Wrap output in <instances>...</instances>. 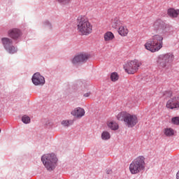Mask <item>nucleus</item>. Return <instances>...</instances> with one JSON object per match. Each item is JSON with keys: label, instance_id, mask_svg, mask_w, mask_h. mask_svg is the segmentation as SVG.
Listing matches in <instances>:
<instances>
[{"label": "nucleus", "instance_id": "6e6552de", "mask_svg": "<svg viewBox=\"0 0 179 179\" xmlns=\"http://www.w3.org/2000/svg\"><path fill=\"white\" fill-rule=\"evenodd\" d=\"M41 162L45 166V169L49 171H52L55 167H57V162H58V158L57 157H42Z\"/></svg>", "mask_w": 179, "mask_h": 179}, {"label": "nucleus", "instance_id": "0eeeda50", "mask_svg": "<svg viewBox=\"0 0 179 179\" xmlns=\"http://www.w3.org/2000/svg\"><path fill=\"white\" fill-rule=\"evenodd\" d=\"M166 107L169 110H179V95L171 94L166 101Z\"/></svg>", "mask_w": 179, "mask_h": 179}, {"label": "nucleus", "instance_id": "1a4fd4ad", "mask_svg": "<svg viewBox=\"0 0 179 179\" xmlns=\"http://www.w3.org/2000/svg\"><path fill=\"white\" fill-rule=\"evenodd\" d=\"M8 36L12 40H19L22 36V31L17 28H13L8 31Z\"/></svg>", "mask_w": 179, "mask_h": 179}, {"label": "nucleus", "instance_id": "9b49d317", "mask_svg": "<svg viewBox=\"0 0 179 179\" xmlns=\"http://www.w3.org/2000/svg\"><path fill=\"white\" fill-rule=\"evenodd\" d=\"M89 59V55L86 53H80L72 59L73 64H79L80 62H85V61H87Z\"/></svg>", "mask_w": 179, "mask_h": 179}, {"label": "nucleus", "instance_id": "cd10ccee", "mask_svg": "<svg viewBox=\"0 0 179 179\" xmlns=\"http://www.w3.org/2000/svg\"><path fill=\"white\" fill-rule=\"evenodd\" d=\"M89 96H90V92H87L84 94V97H89Z\"/></svg>", "mask_w": 179, "mask_h": 179}, {"label": "nucleus", "instance_id": "dca6fc26", "mask_svg": "<svg viewBox=\"0 0 179 179\" xmlns=\"http://www.w3.org/2000/svg\"><path fill=\"white\" fill-rule=\"evenodd\" d=\"M161 57H162V59H164V61H166V62L168 64L169 62H173L174 59V55L171 53H167Z\"/></svg>", "mask_w": 179, "mask_h": 179}, {"label": "nucleus", "instance_id": "c756f323", "mask_svg": "<svg viewBox=\"0 0 179 179\" xmlns=\"http://www.w3.org/2000/svg\"><path fill=\"white\" fill-rule=\"evenodd\" d=\"M176 178L177 179H179V171L177 173V174H176Z\"/></svg>", "mask_w": 179, "mask_h": 179}, {"label": "nucleus", "instance_id": "f257e3e1", "mask_svg": "<svg viewBox=\"0 0 179 179\" xmlns=\"http://www.w3.org/2000/svg\"><path fill=\"white\" fill-rule=\"evenodd\" d=\"M152 27L157 34L152 36L150 41L145 43L144 47L145 50L150 51V52H157L163 48V37L171 34L173 27L166 24L162 19L156 20Z\"/></svg>", "mask_w": 179, "mask_h": 179}, {"label": "nucleus", "instance_id": "5701e85b", "mask_svg": "<svg viewBox=\"0 0 179 179\" xmlns=\"http://www.w3.org/2000/svg\"><path fill=\"white\" fill-rule=\"evenodd\" d=\"M73 124V120H63L62 122V125L64 127H69V125H72Z\"/></svg>", "mask_w": 179, "mask_h": 179}, {"label": "nucleus", "instance_id": "bb28decb", "mask_svg": "<svg viewBox=\"0 0 179 179\" xmlns=\"http://www.w3.org/2000/svg\"><path fill=\"white\" fill-rule=\"evenodd\" d=\"M111 173H113V171L111 169H106V173L107 174H111Z\"/></svg>", "mask_w": 179, "mask_h": 179}, {"label": "nucleus", "instance_id": "a211bd4d", "mask_svg": "<svg viewBox=\"0 0 179 179\" xmlns=\"http://www.w3.org/2000/svg\"><path fill=\"white\" fill-rule=\"evenodd\" d=\"M107 125L108 128L112 129V131H117V129L120 128V127L118 126V123L114 121L108 122Z\"/></svg>", "mask_w": 179, "mask_h": 179}, {"label": "nucleus", "instance_id": "f8f14e48", "mask_svg": "<svg viewBox=\"0 0 179 179\" xmlns=\"http://www.w3.org/2000/svg\"><path fill=\"white\" fill-rule=\"evenodd\" d=\"M85 109L82 108H76L72 112L71 115H73V117H76V118H82V117L85 116Z\"/></svg>", "mask_w": 179, "mask_h": 179}, {"label": "nucleus", "instance_id": "7ed1b4c3", "mask_svg": "<svg viewBox=\"0 0 179 179\" xmlns=\"http://www.w3.org/2000/svg\"><path fill=\"white\" fill-rule=\"evenodd\" d=\"M116 117L118 121H123L127 128H134L139 122L138 115L127 111L119 113Z\"/></svg>", "mask_w": 179, "mask_h": 179}, {"label": "nucleus", "instance_id": "b1692460", "mask_svg": "<svg viewBox=\"0 0 179 179\" xmlns=\"http://www.w3.org/2000/svg\"><path fill=\"white\" fill-rule=\"evenodd\" d=\"M22 122H24V124H29L30 123V117L29 116H26V115H24L22 117Z\"/></svg>", "mask_w": 179, "mask_h": 179}, {"label": "nucleus", "instance_id": "4be33fe9", "mask_svg": "<svg viewBox=\"0 0 179 179\" xmlns=\"http://www.w3.org/2000/svg\"><path fill=\"white\" fill-rule=\"evenodd\" d=\"M120 23H121L120 18L115 17L112 22V27H113V29H117V27H118L120 25Z\"/></svg>", "mask_w": 179, "mask_h": 179}, {"label": "nucleus", "instance_id": "f3484780", "mask_svg": "<svg viewBox=\"0 0 179 179\" xmlns=\"http://www.w3.org/2000/svg\"><path fill=\"white\" fill-rule=\"evenodd\" d=\"M157 64L159 68H166L168 63L166 62V60H164V59H163V57L161 56L157 61Z\"/></svg>", "mask_w": 179, "mask_h": 179}, {"label": "nucleus", "instance_id": "20e7f679", "mask_svg": "<svg viewBox=\"0 0 179 179\" xmlns=\"http://www.w3.org/2000/svg\"><path fill=\"white\" fill-rule=\"evenodd\" d=\"M145 158H136L129 165V171L131 174H138L145 170Z\"/></svg>", "mask_w": 179, "mask_h": 179}, {"label": "nucleus", "instance_id": "ddd939ff", "mask_svg": "<svg viewBox=\"0 0 179 179\" xmlns=\"http://www.w3.org/2000/svg\"><path fill=\"white\" fill-rule=\"evenodd\" d=\"M118 33L120 36H122V37H127V36H128V33H129V31L128 30L127 26L122 25L118 29Z\"/></svg>", "mask_w": 179, "mask_h": 179}, {"label": "nucleus", "instance_id": "6ab92c4d", "mask_svg": "<svg viewBox=\"0 0 179 179\" xmlns=\"http://www.w3.org/2000/svg\"><path fill=\"white\" fill-rule=\"evenodd\" d=\"M164 134L166 136H173L174 129H173L172 128H166L164 130Z\"/></svg>", "mask_w": 179, "mask_h": 179}, {"label": "nucleus", "instance_id": "423d86ee", "mask_svg": "<svg viewBox=\"0 0 179 179\" xmlns=\"http://www.w3.org/2000/svg\"><path fill=\"white\" fill-rule=\"evenodd\" d=\"M1 43L4 49L8 54L13 55L17 52V47L13 45V40L4 37L1 38Z\"/></svg>", "mask_w": 179, "mask_h": 179}, {"label": "nucleus", "instance_id": "c85d7f7f", "mask_svg": "<svg viewBox=\"0 0 179 179\" xmlns=\"http://www.w3.org/2000/svg\"><path fill=\"white\" fill-rule=\"evenodd\" d=\"M50 157H55V154L52 153L49 155Z\"/></svg>", "mask_w": 179, "mask_h": 179}, {"label": "nucleus", "instance_id": "f03ea898", "mask_svg": "<svg viewBox=\"0 0 179 179\" xmlns=\"http://www.w3.org/2000/svg\"><path fill=\"white\" fill-rule=\"evenodd\" d=\"M77 31L80 36H89L93 33V25L87 17L81 15L78 17Z\"/></svg>", "mask_w": 179, "mask_h": 179}, {"label": "nucleus", "instance_id": "9d476101", "mask_svg": "<svg viewBox=\"0 0 179 179\" xmlns=\"http://www.w3.org/2000/svg\"><path fill=\"white\" fill-rule=\"evenodd\" d=\"M32 83L35 86H38L40 85H44V83H45V80L43 76L40 75V73H36L32 77Z\"/></svg>", "mask_w": 179, "mask_h": 179}, {"label": "nucleus", "instance_id": "4468645a", "mask_svg": "<svg viewBox=\"0 0 179 179\" xmlns=\"http://www.w3.org/2000/svg\"><path fill=\"white\" fill-rule=\"evenodd\" d=\"M167 15L169 17H177L179 15V9L169 8Z\"/></svg>", "mask_w": 179, "mask_h": 179}, {"label": "nucleus", "instance_id": "39448f33", "mask_svg": "<svg viewBox=\"0 0 179 179\" xmlns=\"http://www.w3.org/2000/svg\"><path fill=\"white\" fill-rule=\"evenodd\" d=\"M141 65L142 62L141 61L134 59L127 62L124 66V69L129 75H134V73L138 72Z\"/></svg>", "mask_w": 179, "mask_h": 179}, {"label": "nucleus", "instance_id": "2eb2a0df", "mask_svg": "<svg viewBox=\"0 0 179 179\" xmlns=\"http://www.w3.org/2000/svg\"><path fill=\"white\" fill-rule=\"evenodd\" d=\"M114 38V34H113L111 31H107L103 35L104 41H106V43H110V41H113Z\"/></svg>", "mask_w": 179, "mask_h": 179}, {"label": "nucleus", "instance_id": "aec40b11", "mask_svg": "<svg viewBox=\"0 0 179 179\" xmlns=\"http://www.w3.org/2000/svg\"><path fill=\"white\" fill-rule=\"evenodd\" d=\"M111 138V135L108 133V131H103L101 134V139L103 141H108Z\"/></svg>", "mask_w": 179, "mask_h": 179}, {"label": "nucleus", "instance_id": "412c9836", "mask_svg": "<svg viewBox=\"0 0 179 179\" xmlns=\"http://www.w3.org/2000/svg\"><path fill=\"white\" fill-rule=\"evenodd\" d=\"M120 79V76L117 72H113L110 74V80L112 82H117Z\"/></svg>", "mask_w": 179, "mask_h": 179}, {"label": "nucleus", "instance_id": "7c9ffc66", "mask_svg": "<svg viewBox=\"0 0 179 179\" xmlns=\"http://www.w3.org/2000/svg\"><path fill=\"white\" fill-rule=\"evenodd\" d=\"M0 132H1V129H0Z\"/></svg>", "mask_w": 179, "mask_h": 179}, {"label": "nucleus", "instance_id": "a878e982", "mask_svg": "<svg viewBox=\"0 0 179 179\" xmlns=\"http://www.w3.org/2000/svg\"><path fill=\"white\" fill-rule=\"evenodd\" d=\"M58 2L62 3V5H68L72 0H57Z\"/></svg>", "mask_w": 179, "mask_h": 179}, {"label": "nucleus", "instance_id": "393cba45", "mask_svg": "<svg viewBox=\"0 0 179 179\" xmlns=\"http://www.w3.org/2000/svg\"><path fill=\"white\" fill-rule=\"evenodd\" d=\"M171 122L174 125H179V117H173L171 120Z\"/></svg>", "mask_w": 179, "mask_h": 179}]
</instances>
